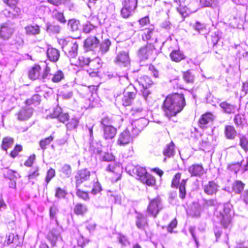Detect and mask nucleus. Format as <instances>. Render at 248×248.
Returning <instances> with one entry per match:
<instances>
[{
	"mask_svg": "<svg viewBox=\"0 0 248 248\" xmlns=\"http://www.w3.org/2000/svg\"><path fill=\"white\" fill-rule=\"evenodd\" d=\"M101 186L100 184L98 182H95L93 185V188L92 190V193L96 195L101 191Z\"/></svg>",
	"mask_w": 248,
	"mask_h": 248,
	"instance_id": "nucleus-64",
	"label": "nucleus"
},
{
	"mask_svg": "<svg viewBox=\"0 0 248 248\" xmlns=\"http://www.w3.org/2000/svg\"><path fill=\"white\" fill-rule=\"evenodd\" d=\"M58 43L69 58L71 63L72 59H74L78 55V46L77 41L73 38L68 37L59 39Z\"/></svg>",
	"mask_w": 248,
	"mask_h": 248,
	"instance_id": "nucleus-3",
	"label": "nucleus"
},
{
	"mask_svg": "<svg viewBox=\"0 0 248 248\" xmlns=\"http://www.w3.org/2000/svg\"><path fill=\"white\" fill-rule=\"evenodd\" d=\"M111 42L109 39L104 40L100 45L99 53L101 55L105 54L108 51Z\"/></svg>",
	"mask_w": 248,
	"mask_h": 248,
	"instance_id": "nucleus-32",
	"label": "nucleus"
},
{
	"mask_svg": "<svg viewBox=\"0 0 248 248\" xmlns=\"http://www.w3.org/2000/svg\"><path fill=\"white\" fill-rule=\"evenodd\" d=\"M76 188V194L78 198L82 199L84 201H88L89 200V194L87 192L81 190L80 189H78V188Z\"/></svg>",
	"mask_w": 248,
	"mask_h": 248,
	"instance_id": "nucleus-57",
	"label": "nucleus"
},
{
	"mask_svg": "<svg viewBox=\"0 0 248 248\" xmlns=\"http://www.w3.org/2000/svg\"><path fill=\"white\" fill-rule=\"evenodd\" d=\"M41 96L38 94L33 95L31 99L26 100V102L28 105H33L37 106L40 103Z\"/></svg>",
	"mask_w": 248,
	"mask_h": 248,
	"instance_id": "nucleus-45",
	"label": "nucleus"
},
{
	"mask_svg": "<svg viewBox=\"0 0 248 248\" xmlns=\"http://www.w3.org/2000/svg\"><path fill=\"white\" fill-rule=\"evenodd\" d=\"M33 113V109L29 107L22 108L16 113L19 121H25L29 119Z\"/></svg>",
	"mask_w": 248,
	"mask_h": 248,
	"instance_id": "nucleus-13",
	"label": "nucleus"
},
{
	"mask_svg": "<svg viewBox=\"0 0 248 248\" xmlns=\"http://www.w3.org/2000/svg\"><path fill=\"white\" fill-rule=\"evenodd\" d=\"M67 192L64 189L60 187H58L56 188L55 197L57 198H64Z\"/></svg>",
	"mask_w": 248,
	"mask_h": 248,
	"instance_id": "nucleus-61",
	"label": "nucleus"
},
{
	"mask_svg": "<svg viewBox=\"0 0 248 248\" xmlns=\"http://www.w3.org/2000/svg\"><path fill=\"white\" fill-rule=\"evenodd\" d=\"M186 181L187 179H183L179 186V197L182 199H184L186 196V191L185 186Z\"/></svg>",
	"mask_w": 248,
	"mask_h": 248,
	"instance_id": "nucleus-43",
	"label": "nucleus"
},
{
	"mask_svg": "<svg viewBox=\"0 0 248 248\" xmlns=\"http://www.w3.org/2000/svg\"><path fill=\"white\" fill-rule=\"evenodd\" d=\"M236 131L232 126H227L225 128V135L227 139H233L234 138Z\"/></svg>",
	"mask_w": 248,
	"mask_h": 248,
	"instance_id": "nucleus-42",
	"label": "nucleus"
},
{
	"mask_svg": "<svg viewBox=\"0 0 248 248\" xmlns=\"http://www.w3.org/2000/svg\"><path fill=\"white\" fill-rule=\"evenodd\" d=\"M139 132V129L133 128L131 132L127 128L119 134L117 140L118 144L124 145L129 143L133 140V138L138 135Z\"/></svg>",
	"mask_w": 248,
	"mask_h": 248,
	"instance_id": "nucleus-6",
	"label": "nucleus"
},
{
	"mask_svg": "<svg viewBox=\"0 0 248 248\" xmlns=\"http://www.w3.org/2000/svg\"><path fill=\"white\" fill-rule=\"evenodd\" d=\"M161 209L162 204L161 201L157 198L150 201L147 207V211L150 216L155 217Z\"/></svg>",
	"mask_w": 248,
	"mask_h": 248,
	"instance_id": "nucleus-7",
	"label": "nucleus"
},
{
	"mask_svg": "<svg viewBox=\"0 0 248 248\" xmlns=\"http://www.w3.org/2000/svg\"><path fill=\"white\" fill-rule=\"evenodd\" d=\"M218 188L217 184L213 181H209L203 186V190L205 193L208 195L216 194Z\"/></svg>",
	"mask_w": 248,
	"mask_h": 248,
	"instance_id": "nucleus-17",
	"label": "nucleus"
},
{
	"mask_svg": "<svg viewBox=\"0 0 248 248\" xmlns=\"http://www.w3.org/2000/svg\"><path fill=\"white\" fill-rule=\"evenodd\" d=\"M61 175L63 178H69L72 174V168L70 165L65 164L59 170Z\"/></svg>",
	"mask_w": 248,
	"mask_h": 248,
	"instance_id": "nucleus-29",
	"label": "nucleus"
},
{
	"mask_svg": "<svg viewBox=\"0 0 248 248\" xmlns=\"http://www.w3.org/2000/svg\"><path fill=\"white\" fill-rule=\"evenodd\" d=\"M234 121L238 126H242L246 123V118L243 114H238L235 115Z\"/></svg>",
	"mask_w": 248,
	"mask_h": 248,
	"instance_id": "nucleus-40",
	"label": "nucleus"
},
{
	"mask_svg": "<svg viewBox=\"0 0 248 248\" xmlns=\"http://www.w3.org/2000/svg\"><path fill=\"white\" fill-rule=\"evenodd\" d=\"M170 58L172 61L179 62L185 59L184 53L180 50H174L170 54Z\"/></svg>",
	"mask_w": 248,
	"mask_h": 248,
	"instance_id": "nucleus-27",
	"label": "nucleus"
},
{
	"mask_svg": "<svg viewBox=\"0 0 248 248\" xmlns=\"http://www.w3.org/2000/svg\"><path fill=\"white\" fill-rule=\"evenodd\" d=\"M64 78L63 72L59 70L56 72L52 76L51 81L55 83H57L61 81Z\"/></svg>",
	"mask_w": 248,
	"mask_h": 248,
	"instance_id": "nucleus-46",
	"label": "nucleus"
},
{
	"mask_svg": "<svg viewBox=\"0 0 248 248\" xmlns=\"http://www.w3.org/2000/svg\"><path fill=\"white\" fill-rule=\"evenodd\" d=\"M53 137L50 136L44 140H40L39 144L41 148L43 150H45L46 149V146L50 144L51 141L53 140Z\"/></svg>",
	"mask_w": 248,
	"mask_h": 248,
	"instance_id": "nucleus-51",
	"label": "nucleus"
},
{
	"mask_svg": "<svg viewBox=\"0 0 248 248\" xmlns=\"http://www.w3.org/2000/svg\"><path fill=\"white\" fill-rule=\"evenodd\" d=\"M113 121L111 118L108 116H105L102 118L101 120V124L102 125L103 129L104 127L111 126Z\"/></svg>",
	"mask_w": 248,
	"mask_h": 248,
	"instance_id": "nucleus-55",
	"label": "nucleus"
},
{
	"mask_svg": "<svg viewBox=\"0 0 248 248\" xmlns=\"http://www.w3.org/2000/svg\"><path fill=\"white\" fill-rule=\"evenodd\" d=\"M13 28L9 23H3L1 25L0 28V36L3 39H8L13 33Z\"/></svg>",
	"mask_w": 248,
	"mask_h": 248,
	"instance_id": "nucleus-14",
	"label": "nucleus"
},
{
	"mask_svg": "<svg viewBox=\"0 0 248 248\" xmlns=\"http://www.w3.org/2000/svg\"><path fill=\"white\" fill-rule=\"evenodd\" d=\"M79 123V120L78 118H72L71 121L66 124L67 128L69 130L74 129L77 128Z\"/></svg>",
	"mask_w": 248,
	"mask_h": 248,
	"instance_id": "nucleus-54",
	"label": "nucleus"
},
{
	"mask_svg": "<svg viewBox=\"0 0 248 248\" xmlns=\"http://www.w3.org/2000/svg\"><path fill=\"white\" fill-rule=\"evenodd\" d=\"M39 175V168L38 167H34L29 171L28 175V179L31 180L35 179Z\"/></svg>",
	"mask_w": 248,
	"mask_h": 248,
	"instance_id": "nucleus-50",
	"label": "nucleus"
},
{
	"mask_svg": "<svg viewBox=\"0 0 248 248\" xmlns=\"http://www.w3.org/2000/svg\"><path fill=\"white\" fill-rule=\"evenodd\" d=\"M136 225L138 229L144 230L148 226L147 217L141 213H138L136 216Z\"/></svg>",
	"mask_w": 248,
	"mask_h": 248,
	"instance_id": "nucleus-16",
	"label": "nucleus"
},
{
	"mask_svg": "<svg viewBox=\"0 0 248 248\" xmlns=\"http://www.w3.org/2000/svg\"><path fill=\"white\" fill-rule=\"evenodd\" d=\"M26 33L29 35H35L40 32V27L37 25H29L25 28Z\"/></svg>",
	"mask_w": 248,
	"mask_h": 248,
	"instance_id": "nucleus-30",
	"label": "nucleus"
},
{
	"mask_svg": "<svg viewBox=\"0 0 248 248\" xmlns=\"http://www.w3.org/2000/svg\"><path fill=\"white\" fill-rule=\"evenodd\" d=\"M61 30V28L58 25L49 24L47 25L46 31L49 33H59Z\"/></svg>",
	"mask_w": 248,
	"mask_h": 248,
	"instance_id": "nucleus-44",
	"label": "nucleus"
},
{
	"mask_svg": "<svg viewBox=\"0 0 248 248\" xmlns=\"http://www.w3.org/2000/svg\"><path fill=\"white\" fill-rule=\"evenodd\" d=\"M117 133V129L113 126L104 127L103 128V137L106 140L113 139Z\"/></svg>",
	"mask_w": 248,
	"mask_h": 248,
	"instance_id": "nucleus-21",
	"label": "nucleus"
},
{
	"mask_svg": "<svg viewBox=\"0 0 248 248\" xmlns=\"http://www.w3.org/2000/svg\"><path fill=\"white\" fill-rule=\"evenodd\" d=\"M192 27L200 33L203 34H205L207 31L205 25L199 21H196L195 23L192 25Z\"/></svg>",
	"mask_w": 248,
	"mask_h": 248,
	"instance_id": "nucleus-35",
	"label": "nucleus"
},
{
	"mask_svg": "<svg viewBox=\"0 0 248 248\" xmlns=\"http://www.w3.org/2000/svg\"><path fill=\"white\" fill-rule=\"evenodd\" d=\"M121 170L120 166L119 164H117L114 162H112L110 163L106 168V170L112 172H117Z\"/></svg>",
	"mask_w": 248,
	"mask_h": 248,
	"instance_id": "nucleus-48",
	"label": "nucleus"
},
{
	"mask_svg": "<svg viewBox=\"0 0 248 248\" xmlns=\"http://www.w3.org/2000/svg\"><path fill=\"white\" fill-rule=\"evenodd\" d=\"M99 41L96 36H90L84 41V46L89 49L93 50L97 47Z\"/></svg>",
	"mask_w": 248,
	"mask_h": 248,
	"instance_id": "nucleus-20",
	"label": "nucleus"
},
{
	"mask_svg": "<svg viewBox=\"0 0 248 248\" xmlns=\"http://www.w3.org/2000/svg\"><path fill=\"white\" fill-rule=\"evenodd\" d=\"M174 145L172 142L166 145L163 151L164 155L170 157L174 155Z\"/></svg>",
	"mask_w": 248,
	"mask_h": 248,
	"instance_id": "nucleus-33",
	"label": "nucleus"
},
{
	"mask_svg": "<svg viewBox=\"0 0 248 248\" xmlns=\"http://www.w3.org/2000/svg\"><path fill=\"white\" fill-rule=\"evenodd\" d=\"M122 5L121 15L124 18H127L132 16L136 12L138 0H124L122 2Z\"/></svg>",
	"mask_w": 248,
	"mask_h": 248,
	"instance_id": "nucleus-5",
	"label": "nucleus"
},
{
	"mask_svg": "<svg viewBox=\"0 0 248 248\" xmlns=\"http://www.w3.org/2000/svg\"><path fill=\"white\" fill-rule=\"evenodd\" d=\"M79 24V21L75 19H71L68 22V26L73 31H76L78 29Z\"/></svg>",
	"mask_w": 248,
	"mask_h": 248,
	"instance_id": "nucleus-59",
	"label": "nucleus"
},
{
	"mask_svg": "<svg viewBox=\"0 0 248 248\" xmlns=\"http://www.w3.org/2000/svg\"><path fill=\"white\" fill-rule=\"evenodd\" d=\"M115 157L113 155L108 153H103L101 154L100 159L103 161L112 162Z\"/></svg>",
	"mask_w": 248,
	"mask_h": 248,
	"instance_id": "nucleus-52",
	"label": "nucleus"
},
{
	"mask_svg": "<svg viewBox=\"0 0 248 248\" xmlns=\"http://www.w3.org/2000/svg\"><path fill=\"white\" fill-rule=\"evenodd\" d=\"M224 112L226 113H234L236 110V107L231 105L226 102H223L219 104Z\"/></svg>",
	"mask_w": 248,
	"mask_h": 248,
	"instance_id": "nucleus-28",
	"label": "nucleus"
},
{
	"mask_svg": "<svg viewBox=\"0 0 248 248\" xmlns=\"http://www.w3.org/2000/svg\"><path fill=\"white\" fill-rule=\"evenodd\" d=\"M245 184L241 181H235L232 184V189L234 192L240 193L244 189Z\"/></svg>",
	"mask_w": 248,
	"mask_h": 248,
	"instance_id": "nucleus-34",
	"label": "nucleus"
},
{
	"mask_svg": "<svg viewBox=\"0 0 248 248\" xmlns=\"http://www.w3.org/2000/svg\"><path fill=\"white\" fill-rule=\"evenodd\" d=\"M83 32L86 33H89L91 32H94L95 31L97 32L98 31H100L99 28L96 26H93L90 23H87L83 25Z\"/></svg>",
	"mask_w": 248,
	"mask_h": 248,
	"instance_id": "nucleus-37",
	"label": "nucleus"
},
{
	"mask_svg": "<svg viewBox=\"0 0 248 248\" xmlns=\"http://www.w3.org/2000/svg\"><path fill=\"white\" fill-rule=\"evenodd\" d=\"M50 68L46 65L43 73L41 75L40 80L43 82H46L47 80L51 79L52 75L50 73Z\"/></svg>",
	"mask_w": 248,
	"mask_h": 248,
	"instance_id": "nucleus-36",
	"label": "nucleus"
},
{
	"mask_svg": "<svg viewBox=\"0 0 248 248\" xmlns=\"http://www.w3.org/2000/svg\"><path fill=\"white\" fill-rule=\"evenodd\" d=\"M137 82L142 88H148L153 84L151 79L146 76H143L138 78Z\"/></svg>",
	"mask_w": 248,
	"mask_h": 248,
	"instance_id": "nucleus-26",
	"label": "nucleus"
},
{
	"mask_svg": "<svg viewBox=\"0 0 248 248\" xmlns=\"http://www.w3.org/2000/svg\"><path fill=\"white\" fill-rule=\"evenodd\" d=\"M60 236V232L57 229H54L49 232L47 238L51 244L52 246L54 247L56 246L57 241Z\"/></svg>",
	"mask_w": 248,
	"mask_h": 248,
	"instance_id": "nucleus-24",
	"label": "nucleus"
},
{
	"mask_svg": "<svg viewBox=\"0 0 248 248\" xmlns=\"http://www.w3.org/2000/svg\"><path fill=\"white\" fill-rule=\"evenodd\" d=\"M132 171L134 174L137 175L138 179L142 183L148 186H153L155 184V179L152 175L147 172L144 168L139 166L134 167Z\"/></svg>",
	"mask_w": 248,
	"mask_h": 248,
	"instance_id": "nucleus-4",
	"label": "nucleus"
},
{
	"mask_svg": "<svg viewBox=\"0 0 248 248\" xmlns=\"http://www.w3.org/2000/svg\"><path fill=\"white\" fill-rule=\"evenodd\" d=\"M6 242L8 245L12 244L13 248H16L21 244L18 236L13 233H10L6 236Z\"/></svg>",
	"mask_w": 248,
	"mask_h": 248,
	"instance_id": "nucleus-25",
	"label": "nucleus"
},
{
	"mask_svg": "<svg viewBox=\"0 0 248 248\" xmlns=\"http://www.w3.org/2000/svg\"><path fill=\"white\" fill-rule=\"evenodd\" d=\"M14 143V140L10 137H5L2 140V148L5 151L10 148Z\"/></svg>",
	"mask_w": 248,
	"mask_h": 248,
	"instance_id": "nucleus-39",
	"label": "nucleus"
},
{
	"mask_svg": "<svg viewBox=\"0 0 248 248\" xmlns=\"http://www.w3.org/2000/svg\"><path fill=\"white\" fill-rule=\"evenodd\" d=\"M239 145L246 152H248V138L243 135H239Z\"/></svg>",
	"mask_w": 248,
	"mask_h": 248,
	"instance_id": "nucleus-38",
	"label": "nucleus"
},
{
	"mask_svg": "<svg viewBox=\"0 0 248 248\" xmlns=\"http://www.w3.org/2000/svg\"><path fill=\"white\" fill-rule=\"evenodd\" d=\"M186 105L183 94L173 93L167 96L162 106L165 115L168 118L175 116Z\"/></svg>",
	"mask_w": 248,
	"mask_h": 248,
	"instance_id": "nucleus-1",
	"label": "nucleus"
},
{
	"mask_svg": "<svg viewBox=\"0 0 248 248\" xmlns=\"http://www.w3.org/2000/svg\"><path fill=\"white\" fill-rule=\"evenodd\" d=\"M214 119V116L210 112L203 114L200 118L198 122L200 128L204 129L209 127Z\"/></svg>",
	"mask_w": 248,
	"mask_h": 248,
	"instance_id": "nucleus-10",
	"label": "nucleus"
},
{
	"mask_svg": "<svg viewBox=\"0 0 248 248\" xmlns=\"http://www.w3.org/2000/svg\"><path fill=\"white\" fill-rule=\"evenodd\" d=\"M22 147L21 145H16L14 150L11 151L10 153V156L13 158H15L18 155L19 152L22 151Z\"/></svg>",
	"mask_w": 248,
	"mask_h": 248,
	"instance_id": "nucleus-62",
	"label": "nucleus"
},
{
	"mask_svg": "<svg viewBox=\"0 0 248 248\" xmlns=\"http://www.w3.org/2000/svg\"><path fill=\"white\" fill-rule=\"evenodd\" d=\"M52 16L62 23H65L66 21L63 13L58 11H54L52 13Z\"/></svg>",
	"mask_w": 248,
	"mask_h": 248,
	"instance_id": "nucleus-49",
	"label": "nucleus"
},
{
	"mask_svg": "<svg viewBox=\"0 0 248 248\" xmlns=\"http://www.w3.org/2000/svg\"><path fill=\"white\" fill-rule=\"evenodd\" d=\"M90 61V59L89 58L81 56H79L78 59H77L76 57L74 59H72L70 63L73 65L82 67L86 65H89Z\"/></svg>",
	"mask_w": 248,
	"mask_h": 248,
	"instance_id": "nucleus-18",
	"label": "nucleus"
},
{
	"mask_svg": "<svg viewBox=\"0 0 248 248\" xmlns=\"http://www.w3.org/2000/svg\"><path fill=\"white\" fill-rule=\"evenodd\" d=\"M181 178V173H177L174 176L171 183L172 187H177L179 186V180Z\"/></svg>",
	"mask_w": 248,
	"mask_h": 248,
	"instance_id": "nucleus-63",
	"label": "nucleus"
},
{
	"mask_svg": "<svg viewBox=\"0 0 248 248\" xmlns=\"http://www.w3.org/2000/svg\"><path fill=\"white\" fill-rule=\"evenodd\" d=\"M47 56L50 61L56 62L59 59L60 51L56 48L49 47L47 50Z\"/></svg>",
	"mask_w": 248,
	"mask_h": 248,
	"instance_id": "nucleus-23",
	"label": "nucleus"
},
{
	"mask_svg": "<svg viewBox=\"0 0 248 248\" xmlns=\"http://www.w3.org/2000/svg\"><path fill=\"white\" fill-rule=\"evenodd\" d=\"M41 67L39 65H35L33 66L29 72V77L31 79L40 80L41 78Z\"/></svg>",
	"mask_w": 248,
	"mask_h": 248,
	"instance_id": "nucleus-22",
	"label": "nucleus"
},
{
	"mask_svg": "<svg viewBox=\"0 0 248 248\" xmlns=\"http://www.w3.org/2000/svg\"><path fill=\"white\" fill-rule=\"evenodd\" d=\"M55 176V170L53 169H50L46 172L45 179V186L46 187L51 180Z\"/></svg>",
	"mask_w": 248,
	"mask_h": 248,
	"instance_id": "nucleus-47",
	"label": "nucleus"
},
{
	"mask_svg": "<svg viewBox=\"0 0 248 248\" xmlns=\"http://www.w3.org/2000/svg\"><path fill=\"white\" fill-rule=\"evenodd\" d=\"M183 77L187 83H192L194 81V75L192 70H188L183 73Z\"/></svg>",
	"mask_w": 248,
	"mask_h": 248,
	"instance_id": "nucleus-41",
	"label": "nucleus"
},
{
	"mask_svg": "<svg viewBox=\"0 0 248 248\" xmlns=\"http://www.w3.org/2000/svg\"><path fill=\"white\" fill-rule=\"evenodd\" d=\"M201 211L200 206L198 204H195L192 208L191 215L194 217H199L201 215Z\"/></svg>",
	"mask_w": 248,
	"mask_h": 248,
	"instance_id": "nucleus-56",
	"label": "nucleus"
},
{
	"mask_svg": "<svg viewBox=\"0 0 248 248\" xmlns=\"http://www.w3.org/2000/svg\"><path fill=\"white\" fill-rule=\"evenodd\" d=\"M90 176V172L87 169L79 170L75 176L76 188H78L83 182L87 180Z\"/></svg>",
	"mask_w": 248,
	"mask_h": 248,
	"instance_id": "nucleus-12",
	"label": "nucleus"
},
{
	"mask_svg": "<svg viewBox=\"0 0 248 248\" xmlns=\"http://www.w3.org/2000/svg\"><path fill=\"white\" fill-rule=\"evenodd\" d=\"M201 4L204 7H214L218 3V0H200Z\"/></svg>",
	"mask_w": 248,
	"mask_h": 248,
	"instance_id": "nucleus-53",
	"label": "nucleus"
},
{
	"mask_svg": "<svg viewBox=\"0 0 248 248\" xmlns=\"http://www.w3.org/2000/svg\"><path fill=\"white\" fill-rule=\"evenodd\" d=\"M154 31L152 30H146L142 35V39L144 41H149L152 39Z\"/></svg>",
	"mask_w": 248,
	"mask_h": 248,
	"instance_id": "nucleus-60",
	"label": "nucleus"
},
{
	"mask_svg": "<svg viewBox=\"0 0 248 248\" xmlns=\"http://www.w3.org/2000/svg\"><path fill=\"white\" fill-rule=\"evenodd\" d=\"M136 96V93L133 92L124 93L121 97L122 104L123 106L127 107L131 105Z\"/></svg>",
	"mask_w": 248,
	"mask_h": 248,
	"instance_id": "nucleus-15",
	"label": "nucleus"
},
{
	"mask_svg": "<svg viewBox=\"0 0 248 248\" xmlns=\"http://www.w3.org/2000/svg\"><path fill=\"white\" fill-rule=\"evenodd\" d=\"M102 64L101 61L98 57L90 60L89 64L90 68L87 71L89 75L92 77H97L98 76V70L101 67Z\"/></svg>",
	"mask_w": 248,
	"mask_h": 248,
	"instance_id": "nucleus-9",
	"label": "nucleus"
},
{
	"mask_svg": "<svg viewBox=\"0 0 248 248\" xmlns=\"http://www.w3.org/2000/svg\"><path fill=\"white\" fill-rule=\"evenodd\" d=\"M87 211V206L80 203H77L74 208V213L77 215L83 216Z\"/></svg>",
	"mask_w": 248,
	"mask_h": 248,
	"instance_id": "nucleus-31",
	"label": "nucleus"
},
{
	"mask_svg": "<svg viewBox=\"0 0 248 248\" xmlns=\"http://www.w3.org/2000/svg\"><path fill=\"white\" fill-rule=\"evenodd\" d=\"M232 205L228 203L223 204H219L215 213V216L225 228H229L232 224V214L231 208Z\"/></svg>",
	"mask_w": 248,
	"mask_h": 248,
	"instance_id": "nucleus-2",
	"label": "nucleus"
},
{
	"mask_svg": "<svg viewBox=\"0 0 248 248\" xmlns=\"http://www.w3.org/2000/svg\"><path fill=\"white\" fill-rule=\"evenodd\" d=\"M155 48L151 43L141 47L139 50L138 56L141 60L149 59L155 52Z\"/></svg>",
	"mask_w": 248,
	"mask_h": 248,
	"instance_id": "nucleus-8",
	"label": "nucleus"
},
{
	"mask_svg": "<svg viewBox=\"0 0 248 248\" xmlns=\"http://www.w3.org/2000/svg\"><path fill=\"white\" fill-rule=\"evenodd\" d=\"M188 171L191 176H200L204 173L202 165L199 164L192 165L188 168Z\"/></svg>",
	"mask_w": 248,
	"mask_h": 248,
	"instance_id": "nucleus-19",
	"label": "nucleus"
},
{
	"mask_svg": "<svg viewBox=\"0 0 248 248\" xmlns=\"http://www.w3.org/2000/svg\"><path fill=\"white\" fill-rule=\"evenodd\" d=\"M5 176L10 180L16 179L17 177H19L18 173L14 170H9L7 171Z\"/></svg>",
	"mask_w": 248,
	"mask_h": 248,
	"instance_id": "nucleus-58",
	"label": "nucleus"
},
{
	"mask_svg": "<svg viewBox=\"0 0 248 248\" xmlns=\"http://www.w3.org/2000/svg\"><path fill=\"white\" fill-rule=\"evenodd\" d=\"M115 63L121 66L128 67L130 64V59L127 53L120 52L115 60Z\"/></svg>",
	"mask_w": 248,
	"mask_h": 248,
	"instance_id": "nucleus-11",
	"label": "nucleus"
}]
</instances>
